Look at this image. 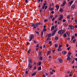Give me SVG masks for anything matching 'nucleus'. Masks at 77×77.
<instances>
[{
    "instance_id": "25",
    "label": "nucleus",
    "mask_w": 77,
    "mask_h": 77,
    "mask_svg": "<svg viewBox=\"0 0 77 77\" xmlns=\"http://www.w3.org/2000/svg\"><path fill=\"white\" fill-rule=\"evenodd\" d=\"M38 70H41V67L39 66V67L38 68Z\"/></svg>"
},
{
    "instance_id": "4",
    "label": "nucleus",
    "mask_w": 77,
    "mask_h": 77,
    "mask_svg": "<svg viewBox=\"0 0 77 77\" xmlns=\"http://www.w3.org/2000/svg\"><path fill=\"white\" fill-rule=\"evenodd\" d=\"M69 27H70V29H71L72 30H73L74 29V26L72 25H69Z\"/></svg>"
},
{
    "instance_id": "36",
    "label": "nucleus",
    "mask_w": 77,
    "mask_h": 77,
    "mask_svg": "<svg viewBox=\"0 0 77 77\" xmlns=\"http://www.w3.org/2000/svg\"><path fill=\"white\" fill-rule=\"evenodd\" d=\"M35 47H37V48H38L39 47V44H37L36 45V46H35Z\"/></svg>"
},
{
    "instance_id": "45",
    "label": "nucleus",
    "mask_w": 77,
    "mask_h": 77,
    "mask_svg": "<svg viewBox=\"0 0 77 77\" xmlns=\"http://www.w3.org/2000/svg\"><path fill=\"white\" fill-rule=\"evenodd\" d=\"M47 6H45V10H46V9H47Z\"/></svg>"
},
{
    "instance_id": "56",
    "label": "nucleus",
    "mask_w": 77,
    "mask_h": 77,
    "mask_svg": "<svg viewBox=\"0 0 77 77\" xmlns=\"http://www.w3.org/2000/svg\"><path fill=\"white\" fill-rule=\"evenodd\" d=\"M75 22L76 23V24H77V19H76L75 20Z\"/></svg>"
},
{
    "instance_id": "3",
    "label": "nucleus",
    "mask_w": 77,
    "mask_h": 77,
    "mask_svg": "<svg viewBox=\"0 0 77 77\" xmlns=\"http://www.w3.org/2000/svg\"><path fill=\"white\" fill-rule=\"evenodd\" d=\"M61 35H62L65 33V31H64V30H61Z\"/></svg>"
},
{
    "instance_id": "64",
    "label": "nucleus",
    "mask_w": 77,
    "mask_h": 77,
    "mask_svg": "<svg viewBox=\"0 0 77 77\" xmlns=\"http://www.w3.org/2000/svg\"><path fill=\"white\" fill-rule=\"evenodd\" d=\"M75 36H77V33L75 34Z\"/></svg>"
},
{
    "instance_id": "42",
    "label": "nucleus",
    "mask_w": 77,
    "mask_h": 77,
    "mask_svg": "<svg viewBox=\"0 0 77 77\" xmlns=\"http://www.w3.org/2000/svg\"><path fill=\"white\" fill-rule=\"evenodd\" d=\"M65 21H66V20H65V19H63V23L65 22Z\"/></svg>"
},
{
    "instance_id": "8",
    "label": "nucleus",
    "mask_w": 77,
    "mask_h": 77,
    "mask_svg": "<svg viewBox=\"0 0 77 77\" xmlns=\"http://www.w3.org/2000/svg\"><path fill=\"white\" fill-rule=\"evenodd\" d=\"M62 42H60V45L59 47H58L59 48H60V47H62V45H60V44H62Z\"/></svg>"
},
{
    "instance_id": "35",
    "label": "nucleus",
    "mask_w": 77,
    "mask_h": 77,
    "mask_svg": "<svg viewBox=\"0 0 77 77\" xmlns=\"http://www.w3.org/2000/svg\"><path fill=\"white\" fill-rule=\"evenodd\" d=\"M49 44H50L51 45H52V43H51V41L49 42Z\"/></svg>"
},
{
    "instance_id": "15",
    "label": "nucleus",
    "mask_w": 77,
    "mask_h": 77,
    "mask_svg": "<svg viewBox=\"0 0 77 77\" xmlns=\"http://www.w3.org/2000/svg\"><path fill=\"white\" fill-rule=\"evenodd\" d=\"M28 61H29V62L30 63H31L32 62V60H31L30 58L28 60Z\"/></svg>"
},
{
    "instance_id": "38",
    "label": "nucleus",
    "mask_w": 77,
    "mask_h": 77,
    "mask_svg": "<svg viewBox=\"0 0 77 77\" xmlns=\"http://www.w3.org/2000/svg\"><path fill=\"white\" fill-rule=\"evenodd\" d=\"M35 33H37L38 35H39V32H38L35 31Z\"/></svg>"
},
{
    "instance_id": "34",
    "label": "nucleus",
    "mask_w": 77,
    "mask_h": 77,
    "mask_svg": "<svg viewBox=\"0 0 77 77\" xmlns=\"http://www.w3.org/2000/svg\"><path fill=\"white\" fill-rule=\"evenodd\" d=\"M61 50H62V49H61V48H59V49H58L57 50H58V51H61Z\"/></svg>"
},
{
    "instance_id": "17",
    "label": "nucleus",
    "mask_w": 77,
    "mask_h": 77,
    "mask_svg": "<svg viewBox=\"0 0 77 77\" xmlns=\"http://www.w3.org/2000/svg\"><path fill=\"white\" fill-rule=\"evenodd\" d=\"M63 61V60H62V59H59V62H60V63H62V62Z\"/></svg>"
},
{
    "instance_id": "49",
    "label": "nucleus",
    "mask_w": 77,
    "mask_h": 77,
    "mask_svg": "<svg viewBox=\"0 0 77 77\" xmlns=\"http://www.w3.org/2000/svg\"><path fill=\"white\" fill-rule=\"evenodd\" d=\"M70 17V16H67V18H68V19H69Z\"/></svg>"
},
{
    "instance_id": "19",
    "label": "nucleus",
    "mask_w": 77,
    "mask_h": 77,
    "mask_svg": "<svg viewBox=\"0 0 77 77\" xmlns=\"http://www.w3.org/2000/svg\"><path fill=\"white\" fill-rule=\"evenodd\" d=\"M57 28H56L55 29H54V30L53 32H54V33H55L56 32H57Z\"/></svg>"
},
{
    "instance_id": "43",
    "label": "nucleus",
    "mask_w": 77,
    "mask_h": 77,
    "mask_svg": "<svg viewBox=\"0 0 77 77\" xmlns=\"http://www.w3.org/2000/svg\"><path fill=\"white\" fill-rule=\"evenodd\" d=\"M70 48H71V47H69V48H67V49L68 50H69V49H70Z\"/></svg>"
},
{
    "instance_id": "26",
    "label": "nucleus",
    "mask_w": 77,
    "mask_h": 77,
    "mask_svg": "<svg viewBox=\"0 0 77 77\" xmlns=\"http://www.w3.org/2000/svg\"><path fill=\"white\" fill-rule=\"evenodd\" d=\"M29 67V69H30L31 68H33V67L32 66V65L30 66Z\"/></svg>"
},
{
    "instance_id": "63",
    "label": "nucleus",
    "mask_w": 77,
    "mask_h": 77,
    "mask_svg": "<svg viewBox=\"0 0 77 77\" xmlns=\"http://www.w3.org/2000/svg\"><path fill=\"white\" fill-rule=\"evenodd\" d=\"M45 75H42V77H45Z\"/></svg>"
},
{
    "instance_id": "20",
    "label": "nucleus",
    "mask_w": 77,
    "mask_h": 77,
    "mask_svg": "<svg viewBox=\"0 0 77 77\" xmlns=\"http://www.w3.org/2000/svg\"><path fill=\"white\" fill-rule=\"evenodd\" d=\"M42 53L41 52H39L38 53V56H41Z\"/></svg>"
},
{
    "instance_id": "39",
    "label": "nucleus",
    "mask_w": 77,
    "mask_h": 77,
    "mask_svg": "<svg viewBox=\"0 0 77 77\" xmlns=\"http://www.w3.org/2000/svg\"><path fill=\"white\" fill-rule=\"evenodd\" d=\"M30 51H31V50L30 49L29 50H28V51L27 52V53H28L29 54H30Z\"/></svg>"
},
{
    "instance_id": "60",
    "label": "nucleus",
    "mask_w": 77,
    "mask_h": 77,
    "mask_svg": "<svg viewBox=\"0 0 77 77\" xmlns=\"http://www.w3.org/2000/svg\"><path fill=\"white\" fill-rule=\"evenodd\" d=\"M64 25L65 26H68V24H64Z\"/></svg>"
},
{
    "instance_id": "7",
    "label": "nucleus",
    "mask_w": 77,
    "mask_h": 77,
    "mask_svg": "<svg viewBox=\"0 0 77 77\" xmlns=\"http://www.w3.org/2000/svg\"><path fill=\"white\" fill-rule=\"evenodd\" d=\"M75 5H73L71 6V8H72V10L74 9V8H75Z\"/></svg>"
},
{
    "instance_id": "18",
    "label": "nucleus",
    "mask_w": 77,
    "mask_h": 77,
    "mask_svg": "<svg viewBox=\"0 0 77 77\" xmlns=\"http://www.w3.org/2000/svg\"><path fill=\"white\" fill-rule=\"evenodd\" d=\"M39 60H42L43 59V58H42V57L41 56H40L39 57Z\"/></svg>"
},
{
    "instance_id": "2",
    "label": "nucleus",
    "mask_w": 77,
    "mask_h": 77,
    "mask_svg": "<svg viewBox=\"0 0 77 77\" xmlns=\"http://www.w3.org/2000/svg\"><path fill=\"white\" fill-rule=\"evenodd\" d=\"M62 18H63V15L61 14L60 15V17H59V20L60 21V20H62Z\"/></svg>"
},
{
    "instance_id": "51",
    "label": "nucleus",
    "mask_w": 77,
    "mask_h": 77,
    "mask_svg": "<svg viewBox=\"0 0 77 77\" xmlns=\"http://www.w3.org/2000/svg\"><path fill=\"white\" fill-rule=\"evenodd\" d=\"M53 8H51V9H50V11H53Z\"/></svg>"
},
{
    "instance_id": "57",
    "label": "nucleus",
    "mask_w": 77,
    "mask_h": 77,
    "mask_svg": "<svg viewBox=\"0 0 77 77\" xmlns=\"http://www.w3.org/2000/svg\"><path fill=\"white\" fill-rule=\"evenodd\" d=\"M52 71L53 72H56V71H55V70H54V69H53L52 70Z\"/></svg>"
},
{
    "instance_id": "44",
    "label": "nucleus",
    "mask_w": 77,
    "mask_h": 77,
    "mask_svg": "<svg viewBox=\"0 0 77 77\" xmlns=\"http://www.w3.org/2000/svg\"><path fill=\"white\" fill-rule=\"evenodd\" d=\"M72 1H71L69 3L70 5H72Z\"/></svg>"
},
{
    "instance_id": "13",
    "label": "nucleus",
    "mask_w": 77,
    "mask_h": 77,
    "mask_svg": "<svg viewBox=\"0 0 77 77\" xmlns=\"http://www.w3.org/2000/svg\"><path fill=\"white\" fill-rule=\"evenodd\" d=\"M36 72H35L32 74V76H34L36 75Z\"/></svg>"
},
{
    "instance_id": "31",
    "label": "nucleus",
    "mask_w": 77,
    "mask_h": 77,
    "mask_svg": "<svg viewBox=\"0 0 77 77\" xmlns=\"http://www.w3.org/2000/svg\"><path fill=\"white\" fill-rule=\"evenodd\" d=\"M58 33H59V34H60V35H61V31L60 30V31H59L58 32Z\"/></svg>"
},
{
    "instance_id": "28",
    "label": "nucleus",
    "mask_w": 77,
    "mask_h": 77,
    "mask_svg": "<svg viewBox=\"0 0 77 77\" xmlns=\"http://www.w3.org/2000/svg\"><path fill=\"white\" fill-rule=\"evenodd\" d=\"M43 31L44 32L46 31V30L45 29V28H43Z\"/></svg>"
},
{
    "instance_id": "46",
    "label": "nucleus",
    "mask_w": 77,
    "mask_h": 77,
    "mask_svg": "<svg viewBox=\"0 0 77 77\" xmlns=\"http://www.w3.org/2000/svg\"><path fill=\"white\" fill-rule=\"evenodd\" d=\"M48 40H50V38L49 37H48V38H47V41H48Z\"/></svg>"
},
{
    "instance_id": "27",
    "label": "nucleus",
    "mask_w": 77,
    "mask_h": 77,
    "mask_svg": "<svg viewBox=\"0 0 77 77\" xmlns=\"http://www.w3.org/2000/svg\"><path fill=\"white\" fill-rule=\"evenodd\" d=\"M54 35H55V32H53L52 34V36H53Z\"/></svg>"
},
{
    "instance_id": "21",
    "label": "nucleus",
    "mask_w": 77,
    "mask_h": 77,
    "mask_svg": "<svg viewBox=\"0 0 77 77\" xmlns=\"http://www.w3.org/2000/svg\"><path fill=\"white\" fill-rule=\"evenodd\" d=\"M51 34H48V38H50V37H51Z\"/></svg>"
},
{
    "instance_id": "48",
    "label": "nucleus",
    "mask_w": 77,
    "mask_h": 77,
    "mask_svg": "<svg viewBox=\"0 0 77 77\" xmlns=\"http://www.w3.org/2000/svg\"><path fill=\"white\" fill-rule=\"evenodd\" d=\"M68 54H69V55L70 56L71 55V52H69V53H68Z\"/></svg>"
},
{
    "instance_id": "23",
    "label": "nucleus",
    "mask_w": 77,
    "mask_h": 77,
    "mask_svg": "<svg viewBox=\"0 0 77 77\" xmlns=\"http://www.w3.org/2000/svg\"><path fill=\"white\" fill-rule=\"evenodd\" d=\"M53 17V14H51L50 16V18H52Z\"/></svg>"
},
{
    "instance_id": "1",
    "label": "nucleus",
    "mask_w": 77,
    "mask_h": 77,
    "mask_svg": "<svg viewBox=\"0 0 77 77\" xmlns=\"http://www.w3.org/2000/svg\"><path fill=\"white\" fill-rule=\"evenodd\" d=\"M31 26L33 27V26H35L36 27H38V23H35L34 24V23H31Z\"/></svg>"
},
{
    "instance_id": "54",
    "label": "nucleus",
    "mask_w": 77,
    "mask_h": 77,
    "mask_svg": "<svg viewBox=\"0 0 77 77\" xmlns=\"http://www.w3.org/2000/svg\"><path fill=\"white\" fill-rule=\"evenodd\" d=\"M28 44H29H29H30V43H29V42L27 43V44H26V45H27V46L29 45H28Z\"/></svg>"
},
{
    "instance_id": "5",
    "label": "nucleus",
    "mask_w": 77,
    "mask_h": 77,
    "mask_svg": "<svg viewBox=\"0 0 77 77\" xmlns=\"http://www.w3.org/2000/svg\"><path fill=\"white\" fill-rule=\"evenodd\" d=\"M66 1H63L62 3L63 5H61V6H65V5L66 4Z\"/></svg>"
},
{
    "instance_id": "52",
    "label": "nucleus",
    "mask_w": 77,
    "mask_h": 77,
    "mask_svg": "<svg viewBox=\"0 0 77 77\" xmlns=\"http://www.w3.org/2000/svg\"><path fill=\"white\" fill-rule=\"evenodd\" d=\"M25 72L26 73V74H28V71H26Z\"/></svg>"
},
{
    "instance_id": "33",
    "label": "nucleus",
    "mask_w": 77,
    "mask_h": 77,
    "mask_svg": "<svg viewBox=\"0 0 77 77\" xmlns=\"http://www.w3.org/2000/svg\"><path fill=\"white\" fill-rule=\"evenodd\" d=\"M33 41H34V43L35 44H36V43H37V41H35V40H33Z\"/></svg>"
},
{
    "instance_id": "14",
    "label": "nucleus",
    "mask_w": 77,
    "mask_h": 77,
    "mask_svg": "<svg viewBox=\"0 0 77 77\" xmlns=\"http://www.w3.org/2000/svg\"><path fill=\"white\" fill-rule=\"evenodd\" d=\"M63 9L62 8H60V9L59 10V11L60 12H63Z\"/></svg>"
},
{
    "instance_id": "50",
    "label": "nucleus",
    "mask_w": 77,
    "mask_h": 77,
    "mask_svg": "<svg viewBox=\"0 0 77 77\" xmlns=\"http://www.w3.org/2000/svg\"><path fill=\"white\" fill-rule=\"evenodd\" d=\"M43 5L44 6H45V5H46V3H43Z\"/></svg>"
},
{
    "instance_id": "59",
    "label": "nucleus",
    "mask_w": 77,
    "mask_h": 77,
    "mask_svg": "<svg viewBox=\"0 0 77 77\" xmlns=\"http://www.w3.org/2000/svg\"><path fill=\"white\" fill-rule=\"evenodd\" d=\"M31 66V64L30 63H29V64L28 66H29H29Z\"/></svg>"
},
{
    "instance_id": "12",
    "label": "nucleus",
    "mask_w": 77,
    "mask_h": 77,
    "mask_svg": "<svg viewBox=\"0 0 77 77\" xmlns=\"http://www.w3.org/2000/svg\"><path fill=\"white\" fill-rule=\"evenodd\" d=\"M62 53L63 54H66V52L65 51H64L62 52Z\"/></svg>"
},
{
    "instance_id": "37",
    "label": "nucleus",
    "mask_w": 77,
    "mask_h": 77,
    "mask_svg": "<svg viewBox=\"0 0 77 77\" xmlns=\"http://www.w3.org/2000/svg\"><path fill=\"white\" fill-rule=\"evenodd\" d=\"M67 59L68 60H69V59L71 60V58H70V57H67Z\"/></svg>"
},
{
    "instance_id": "9",
    "label": "nucleus",
    "mask_w": 77,
    "mask_h": 77,
    "mask_svg": "<svg viewBox=\"0 0 77 77\" xmlns=\"http://www.w3.org/2000/svg\"><path fill=\"white\" fill-rule=\"evenodd\" d=\"M55 8H57V10H58L59 9V8L60 6H58L57 5H56L55 6Z\"/></svg>"
},
{
    "instance_id": "41",
    "label": "nucleus",
    "mask_w": 77,
    "mask_h": 77,
    "mask_svg": "<svg viewBox=\"0 0 77 77\" xmlns=\"http://www.w3.org/2000/svg\"><path fill=\"white\" fill-rule=\"evenodd\" d=\"M55 48H56L57 47V44H55Z\"/></svg>"
},
{
    "instance_id": "40",
    "label": "nucleus",
    "mask_w": 77,
    "mask_h": 77,
    "mask_svg": "<svg viewBox=\"0 0 77 77\" xmlns=\"http://www.w3.org/2000/svg\"><path fill=\"white\" fill-rule=\"evenodd\" d=\"M75 62V60L74 59L72 61V62H71V63L72 64H73V63H74Z\"/></svg>"
},
{
    "instance_id": "11",
    "label": "nucleus",
    "mask_w": 77,
    "mask_h": 77,
    "mask_svg": "<svg viewBox=\"0 0 77 77\" xmlns=\"http://www.w3.org/2000/svg\"><path fill=\"white\" fill-rule=\"evenodd\" d=\"M66 33L67 35V36H69V34H70V33L68 32H66Z\"/></svg>"
},
{
    "instance_id": "53",
    "label": "nucleus",
    "mask_w": 77,
    "mask_h": 77,
    "mask_svg": "<svg viewBox=\"0 0 77 77\" xmlns=\"http://www.w3.org/2000/svg\"><path fill=\"white\" fill-rule=\"evenodd\" d=\"M54 12V11H52L51 12V14H53Z\"/></svg>"
},
{
    "instance_id": "22",
    "label": "nucleus",
    "mask_w": 77,
    "mask_h": 77,
    "mask_svg": "<svg viewBox=\"0 0 77 77\" xmlns=\"http://www.w3.org/2000/svg\"><path fill=\"white\" fill-rule=\"evenodd\" d=\"M63 36L64 37H65V38H66V33L64 34Z\"/></svg>"
},
{
    "instance_id": "58",
    "label": "nucleus",
    "mask_w": 77,
    "mask_h": 77,
    "mask_svg": "<svg viewBox=\"0 0 77 77\" xmlns=\"http://www.w3.org/2000/svg\"><path fill=\"white\" fill-rule=\"evenodd\" d=\"M54 18H55V17H53L52 20V21H53L54 20Z\"/></svg>"
},
{
    "instance_id": "47",
    "label": "nucleus",
    "mask_w": 77,
    "mask_h": 77,
    "mask_svg": "<svg viewBox=\"0 0 77 77\" xmlns=\"http://www.w3.org/2000/svg\"><path fill=\"white\" fill-rule=\"evenodd\" d=\"M36 69V66H35L34 68H33V69L35 70V69Z\"/></svg>"
},
{
    "instance_id": "32",
    "label": "nucleus",
    "mask_w": 77,
    "mask_h": 77,
    "mask_svg": "<svg viewBox=\"0 0 77 77\" xmlns=\"http://www.w3.org/2000/svg\"><path fill=\"white\" fill-rule=\"evenodd\" d=\"M75 41H76V39H74L73 40V42H74V43H75Z\"/></svg>"
},
{
    "instance_id": "30",
    "label": "nucleus",
    "mask_w": 77,
    "mask_h": 77,
    "mask_svg": "<svg viewBox=\"0 0 77 77\" xmlns=\"http://www.w3.org/2000/svg\"><path fill=\"white\" fill-rule=\"evenodd\" d=\"M55 40H57L58 39V37L56 36L55 38Z\"/></svg>"
},
{
    "instance_id": "61",
    "label": "nucleus",
    "mask_w": 77,
    "mask_h": 77,
    "mask_svg": "<svg viewBox=\"0 0 77 77\" xmlns=\"http://www.w3.org/2000/svg\"><path fill=\"white\" fill-rule=\"evenodd\" d=\"M50 74H53V72H50Z\"/></svg>"
},
{
    "instance_id": "10",
    "label": "nucleus",
    "mask_w": 77,
    "mask_h": 77,
    "mask_svg": "<svg viewBox=\"0 0 77 77\" xmlns=\"http://www.w3.org/2000/svg\"><path fill=\"white\" fill-rule=\"evenodd\" d=\"M30 37L32 38V39H34V35L32 34H31L30 35Z\"/></svg>"
},
{
    "instance_id": "62",
    "label": "nucleus",
    "mask_w": 77,
    "mask_h": 77,
    "mask_svg": "<svg viewBox=\"0 0 77 77\" xmlns=\"http://www.w3.org/2000/svg\"><path fill=\"white\" fill-rule=\"evenodd\" d=\"M50 51H48L47 53L49 54V53H50Z\"/></svg>"
},
{
    "instance_id": "24",
    "label": "nucleus",
    "mask_w": 77,
    "mask_h": 77,
    "mask_svg": "<svg viewBox=\"0 0 77 77\" xmlns=\"http://www.w3.org/2000/svg\"><path fill=\"white\" fill-rule=\"evenodd\" d=\"M74 39V37L73 36H72V37L71 38V41H72V40H73Z\"/></svg>"
},
{
    "instance_id": "6",
    "label": "nucleus",
    "mask_w": 77,
    "mask_h": 77,
    "mask_svg": "<svg viewBox=\"0 0 77 77\" xmlns=\"http://www.w3.org/2000/svg\"><path fill=\"white\" fill-rule=\"evenodd\" d=\"M54 29V26H52L51 28V31H53Z\"/></svg>"
},
{
    "instance_id": "55",
    "label": "nucleus",
    "mask_w": 77,
    "mask_h": 77,
    "mask_svg": "<svg viewBox=\"0 0 77 77\" xmlns=\"http://www.w3.org/2000/svg\"><path fill=\"white\" fill-rule=\"evenodd\" d=\"M44 8H45V6H43L42 7V9H44Z\"/></svg>"
},
{
    "instance_id": "29",
    "label": "nucleus",
    "mask_w": 77,
    "mask_h": 77,
    "mask_svg": "<svg viewBox=\"0 0 77 77\" xmlns=\"http://www.w3.org/2000/svg\"><path fill=\"white\" fill-rule=\"evenodd\" d=\"M42 63H41V62H38V65H41Z\"/></svg>"
},
{
    "instance_id": "16",
    "label": "nucleus",
    "mask_w": 77,
    "mask_h": 77,
    "mask_svg": "<svg viewBox=\"0 0 77 77\" xmlns=\"http://www.w3.org/2000/svg\"><path fill=\"white\" fill-rule=\"evenodd\" d=\"M43 34H44V33H43V32H42V31L41 32V37H42H42L43 36Z\"/></svg>"
}]
</instances>
